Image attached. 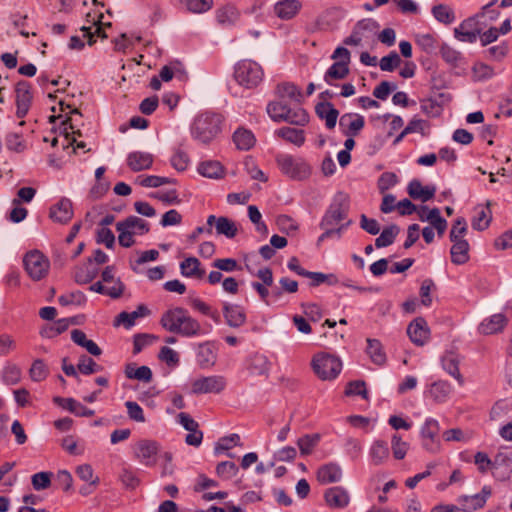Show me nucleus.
Here are the masks:
<instances>
[{
	"mask_svg": "<svg viewBox=\"0 0 512 512\" xmlns=\"http://www.w3.org/2000/svg\"><path fill=\"white\" fill-rule=\"evenodd\" d=\"M98 273L99 267L89 258L86 263L75 269L74 279L79 284H87L95 279Z\"/></svg>",
	"mask_w": 512,
	"mask_h": 512,
	"instance_id": "nucleus-30",
	"label": "nucleus"
},
{
	"mask_svg": "<svg viewBox=\"0 0 512 512\" xmlns=\"http://www.w3.org/2000/svg\"><path fill=\"white\" fill-rule=\"evenodd\" d=\"M391 449L395 459L402 460L409 449V444L402 440L401 436L394 434L391 439Z\"/></svg>",
	"mask_w": 512,
	"mask_h": 512,
	"instance_id": "nucleus-56",
	"label": "nucleus"
},
{
	"mask_svg": "<svg viewBox=\"0 0 512 512\" xmlns=\"http://www.w3.org/2000/svg\"><path fill=\"white\" fill-rule=\"evenodd\" d=\"M180 271L184 277L202 279L205 270L201 267L200 261L196 257H187L180 263Z\"/></svg>",
	"mask_w": 512,
	"mask_h": 512,
	"instance_id": "nucleus-32",
	"label": "nucleus"
},
{
	"mask_svg": "<svg viewBox=\"0 0 512 512\" xmlns=\"http://www.w3.org/2000/svg\"><path fill=\"white\" fill-rule=\"evenodd\" d=\"M217 360V353L211 343L200 344L197 351V363L203 369L213 367Z\"/></svg>",
	"mask_w": 512,
	"mask_h": 512,
	"instance_id": "nucleus-29",
	"label": "nucleus"
},
{
	"mask_svg": "<svg viewBox=\"0 0 512 512\" xmlns=\"http://www.w3.org/2000/svg\"><path fill=\"white\" fill-rule=\"evenodd\" d=\"M432 14L435 19L443 24H451L455 21L454 11L444 4L436 5L432 8Z\"/></svg>",
	"mask_w": 512,
	"mask_h": 512,
	"instance_id": "nucleus-48",
	"label": "nucleus"
},
{
	"mask_svg": "<svg viewBox=\"0 0 512 512\" xmlns=\"http://www.w3.org/2000/svg\"><path fill=\"white\" fill-rule=\"evenodd\" d=\"M190 306L199 311L200 313L211 317L215 322H219L220 316L217 311H213L212 308L199 298L190 299Z\"/></svg>",
	"mask_w": 512,
	"mask_h": 512,
	"instance_id": "nucleus-59",
	"label": "nucleus"
},
{
	"mask_svg": "<svg viewBox=\"0 0 512 512\" xmlns=\"http://www.w3.org/2000/svg\"><path fill=\"white\" fill-rule=\"evenodd\" d=\"M276 163L280 171L293 180H304L310 175V166L299 156L279 153Z\"/></svg>",
	"mask_w": 512,
	"mask_h": 512,
	"instance_id": "nucleus-6",
	"label": "nucleus"
},
{
	"mask_svg": "<svg viewBox=\"0 0 512 512\" xmlns=\"http://www.w3.org/2000/svg\"><path fill=\"white\" fill-rule=\"evenodd\" d=\"M401 63V58L397 52L392 51L387 56L381 58L379 67L382 71L392 72Z\"/></svg>",
	"mask_w": 512,
	"mask_h": 512,
	"instance_id": "nucleus-60",
	"label": "nucleus"
},
{
	"mask_svg": "<svg viewBox=\"0 0 512 512\" xmlns=\"http://www.w3.org/2000/svg\"><path fill=\"white\" fill-rule=\"evenodd\" d=\"M216 473L223 479H231L238 473V467L234 462L223 461L220 462L216 467Z\"/></svg>",
	"mask_w": 512,
	"mask_h": 512,
	"instance_id": "nucleus-62",
	"label": "nucleus"
},
{
	"mask_svg": "<svg viewBox=\"0 0 512 512\" xmlns=\"http://www.w3.org/2000/svg\"><path fill=\"white\" fill-rule=\"evenodd\" d=\"M399 215L417 214L418 220L428 222V224H447L446 220L441 217L438 208H429L426 205H415L409 199L398 201L396 210Z\"/></svg>",
	"mask_w": 512,
	"mask_h": 512,
	"instance_id": "nucleus-7",
	"label": "nucleus"
},
{
	"mask_svg": "<svg viewBox=\"0 0 512 512\" xmlns=\"http://www.w3.org/2000/svg\"><path fill=\"white\" fill-rule=\"evenodd\" d=\"M439 431L440 427L435 419H427L421 428L422 445L431 453L440 450Z\"/></svg>",
	"mask_w": 512,
	"mask_h": 512,
	"instance_id": "nucleus-13",
	"label": "nucleus"
},
{
	"mask_svg": "<svg viewBox=\"0 0 512 512\" xmlns=\"http://www.w3.org/2000/svg\"><path fill=\"white\" fill-rule=\"evenodd\" d=\"M223 117L219 113L205 111L198 114L191 125V136L202 144L210 143L221 132Z\"/></svg>",
	"mask_w": 512,
	"mask_h": 512,
	"instance_id": "nucleus-2",
	"label": "nucleus"
},
{
	"mask_svg": "<svg viewBox=\"0 0 512 512\" xmlns=\"http://www.w3.org/2000/svg\"><path fill=\"white\" fill-rule=\"evenodd\" d=\"M174 182V180L168 178V177H162V176H144L139 175L135 178L134 183L139 184L143 187H159L164 184H170Z\"/></svg>",
	"mask_w": 512,
	"mask_h": 512,
	"instance_id": "nucleus-49",
	"label": "nucleus"
},
{
	"mask_svg": "<svg viewBox=\"0 0 512 512\" xmlns=\"http://www.w3.org/2000/svg\"><path fill=\"white\" fill-rule=\"evenodd\" d=\"M349 209V197L343 192L337 193L324 216V224L344 221Z\"/></svg>",
	"mask_w": 512,
	"mask_h": 512,
	"instance_id": "nucleus-10",
	"label": "nucleus"
},
{
	"mask_svg": "<svg viewBox=\"0 0 512 512\" xmlns=\"http://www.w3.org/2000/svg\"><path fill=\"white\" fill-rule=\"evenodd\" d=\"M23 264L27 274L34 281L46 277L50 267L49 259L39 250L27 252L23 258Z\"/></svg>",
	"mask_w": 512,
	"mask_h": 512,
	"instance_id": "nucleus-8",
	"label": "nucleus"
},
{
	"mask_svg": "<svg viewBox=\"0 0 512 512\" xmlns=\"http://www.w3.org/2000/svg\"><path fill=\"white\" fill-rule=\"evenodd\" d=\"M87 17H88V22H91L92 26H89V27L83 26L81 28V31L83 33V38L87 39L89 45H92L95 42V39H94L95 35H97L98 37H103V38L106 37V35L103 33V28H102L103 14L101 12L98 14L94 13L93 15L91 13H88Z\"/></svg>",
	"mask_w": 512,
	"mask_h": 512,
	"instance_id": "nucleus-23",
	"label": "nucleus"
},
{
	"mask_svg": "<svg viewBox=\"0 0 512 512\" xmlns=\"http://www.w3.org/2000/svg\"><path fill=\"white\" fill-rule=\"evenodd\" d=\"M364 125V117L357 113H345L339 119V127L346 136H356Z\"/></svg>",
	"mask_w": 512,
	"mask_h": 512,
	"instance_id": "nucleus-17",
	"label": "nucleus"
},
{
	"mask_svg": "<svg viewBox=\"0 0 512 512\" xmlns=\"http://www.w3.org/2000/svg\"><path fill=\"white\" fill-rule=\"evenodd\" d=\"M313 372L322 381L334 380L342 370V361L339 357L320 352L313 356L311 360Z\"/></svg>",
	"mask_w": 512,
	"mask_h": 512,
	"instance_id": "nucleus-5",
	"label": "nucleus"
},
{
	"mask_svg": "<svg viewBox=\"0 0 512 512\" xmlns=\"http://www.w3.org/2000/svg\"><path fill=\"white\" fill-rule=\"evenodd\" d=\"M452 392V386L446 381H436L431 384L428 390V396L437 403L445 402Z\"/></svg>",
	"mask_w": 512,
	"mask_h": 512,
	"instance_id": "nucleus-35",
	"label": "nucleus"
},
{
	"mask_svg": "<svg viewBox=\"0 0 512 512\" xmlns=\"http://www.w3.org/2000/svg\"><path fill=\"white\" fill-rule=\"evenodd\" d=\"M342 478V469L336 463H328L319 467L317 471V480L322 484H329L340 481Z\"/></svg>",
	"mask_w": 512,
	"mask_h": 512,
	"instance_id": "nucleus-28",
	"label": "nucleus"
},
{
	"mask_svg": "<svg viewBox=\"0 0 512 512\" xmlns=\"http://www.w3.org/2000/svg\"><path fill=\"white\" fill-rule=\"evenodd\" d=\"M277 97L283 101L291 100L294 102H300L301 92L298 87L292 83H281L276 89Z\"/></svg>",
	"mask_w": 512,
	"mask_h": 512,
	"instance_id": "nucleus-38",
	"label": "nucleus"
},
{
	"mask_svg": "<svg viewBox=\"0 0 512 512\" xmlns=\"http://www.w3.org/2000/svg\"><path fill=\"white\" fill-rule=\"evenodd\" d=\"M414 41L424 53L433 55L439 50L441 42L435 33H416Z\"/></svg>",
	"mask_w": 512,
	"mask_h": 512,
	"instance_id": "nucleus-25",
	"label": "nucleus"
},
{
	"mask_svg": "<svg viewBox=\"0 0 512 512\" xmlns=\"http://www.w3.org/2000/svg\"><path fill=\"white\" fill-rule=\"evenodd\" d=\"M302 9L299 0H279L274 4V14L281 20L293 19Z\"/></svg>",
	"mask_w": 512,
	"mask_h": 512,
	"instance_id": "nucleus-20",
	"label": "nucleus"
},
{
	"mask_svg": "<svg viewBox=\"0 0 512 512\" xmlns=\"http://www.w3.org/2000/svg\"><path fill=\"white\" fill-rule=\"evenodd\" d=\"M233 141L239 150L247 151L255 144V137L250 130L239 128L233 134Z\"/></svg>",
	"mask_w": 512,
	"mask_h": 512,
	"instance_id": "nucleus-37",
	"label": "nucleus"
},
{
	"mask_svg": "<svg viewBox=\"0 0 512 512\" xmlns=\"http://www.w3.org/2000/svg\"><path fill=\"white\" fill-rule=\"evenodd\" d=\"M321 436L318 433L305 434L297 440V446L301 455H310L320 442Z\"/></svg>",
	"mask_w": 512,
	"mask_h": 512,
	"instance_id": "nucleus-42",
	"label": "nucleus"
},
{
	"mask_svg": "<svg viewBox=\"0 0 512 512\" xmlns=\"http://www.w3.org/2000/svg\"><path fill=\"white\" fill-rule=\"evenodd\" d=\"M49 370L42 359H36L29 370L30 378L34 382H41L47 378Z\"/></svg>",
	"mask_w": 512,
	"mask_h": 512,
	"instance_id": "nucleus-52",
	"label": "nucleus"
},
{
	"mask_svg": "<svg viewBox=\"0 0 512 512\" xmlns=\"http://www.w3.org/2000/svg\"><path fill=\"white\" fill-rule=\"evenodd\" d=\"M276 134L297 146H301L305 141L304 132L301 129L282 127L276 131Z\"/></svg>",
	"mask_w": 512,
	"mask_h": 512,
	"instance_id": "nucleus-44",
	"label": "nucleus"
},
{
	"mask_svg": "<svg viewBox=\"0 0 512 512\" xmlns=\"http://www.w3.org/2000/svg\"><path fill=\"white\" fill-rule=\"evenodd\" d=\"M159 449L157 441L142 439L135 443L134 455L145 466H153L156 464Z\"/></svg>",
	"mask_w": 512,
	"mask_h": 512,
	"instance_id": "nucleus-11",
	"label": "nucleus"
},
{
	"mask_svg": "<svg viewBox=\"0 0 512 512\" xmlns=\"http://www.w3.org/2000/svg\"><path fill=\"white\" fill-rule=\"evenodd\" d=\"M153 163V157L149 153L133 152L130 153V169L140 171L148 169Z\"/></svg>",
	"mask_w": 512,
	"mask_h": 512,
	"instance_id": "nucleus-43",
	"label": "nucleus"
},
{
	"mask_svg": "<svg viewBox=\"0 0 512 512\" xmlns=\"http://www.w3.org/2000/svg\"><path fill=\"white\" fill-rule=\"evenodd\" d=\"M54 402L76 416H93L94 411L82 405L73 398L55 397Z\"/></svg>",
	"mask_w": 512,
	"mask_h": 512,
	"instance_id": "nucleus-33",
	"label": "nucleus"
},
{
	"mask_svg": "<svg viewBox=\"0 0 512 512\" xmlns=\"http://www.w3.org/2000/svg\"><path fill=\"white\" fill-rule=\"evenodd\" d=\"M125 285L121 282H117L112 287H107L102 284V282L98 281L90 286V290L109 295L111 298H118L124 291Z\"/></svg>",
	"mask_w": 512,
	"mask_h": 512,
	"instance_id": "nucleus-46",
	"label": "nucleus"
},
{
	"mask_svg": "<svg viewBox=\"0 0 512 512\" xmlns=\"http://www.w3.org/2000/svg\"><path fill=\"white\" fill-rule=\"evenodd\" d=\"M349 67L343 63L334 62L325 72L324 81L328 85H336V81L345 79L349 74Z\"/></svg>",
	"mask_w": 512,
	"mask_h": 512,
	"instance_id": "nucleus-36",
	"label": "nucleus"
},
{
	"mask_svg": "<svg viewBox=\"0 0 512 512\" xmlns=\"http://www.w3.org/2000/svg\"><path fill=\"white\" fill-rule=\"evenodd\" d=\"M466 234V226H452L450 232V239L453 243L451 247V260L454 264H464L469 260V244L464 239Z\"/></svg>",
	"mask_w": 512,
	"mask_h": 512,
	"instance_id": "nucleus-9",
	"label": "nucleus"
},
{
	"mask_svg": "<svg viewBox=\"0 0 512 512\" xmlns=\"http://www.w3.org/2000/svg\"><path fill=\"white\" fill-rule=\"evenodd\" d=\"M508 319L502 313L494 314L484 319L479 327V333L483 335H492L501 332L507 325Z\"/></svg>",
	"mask_w": 512,
	"mask_h": 512,
	"instance_id": "nucleus-21",
	"label": "nucleus"
},
{
	"mask_svg": "<svg viewBox=\"0 0 512 512\" xmlns=\"http://www.w3.org/2000/svg\"><path fill=\"white\" fill-rule=\"evenodd\" d=\"M77 368L80 373L90 375L102 370V367L98 365L92 358L82 355L79 359Z\"/></svg>",
	"mask_w": 512,
	"mask_h": 512,
	"instance_id": "nucleus-58",
	"label": "nucleus"
},
{
	"mask_svg": "<svg viewBox=\"0 0 512 512\" xmlns=\"http://www.w3.org/2000/svg\"><path fill=\"white\" fill-rule=\"evenodd\" d=\"M493 75V68L485 63H476L472 68V76L475 81H485L492 78Z\"/></svg>",
	"mask_w": 512,
	"mask_h": 512,
	"instance_id": "nucleus-57",
	"label": "nucleus"
},
{
	"mask_svg": "<svg viewBox=\"0 0 512 512\" xmlns=\"http://www.w3.org/2000/svg\"><path fill=\"white\" fill-rule=\"evenodd\" d=\"M263 78V68L256 61L244 59L238 61L234 66V79L246 89L256 88Z\"/></svg>",
	"mask_w": 512,
	"mask_h": 512,
	"instance_id": "nucleus-4",
	"label": "nucleus"
},
{
	"mask_svg": "<svg viewBox=\"0 0 512 512\" xmlns=\"http://www.w3.org/2000/svg\"><path fill=\"white\" fill-rule=\"evenodd\" d=\"M50 219L54 222L66 224L73 217L72 202L68 198H62L51 206L49 212Z\"/></svg>",
	"mask_w": 512,
	"mask_h": 512,
	"instance_id": "nucleus-19",
	"label": "nucleus"
},
{
	"mask_svg": "<svg viewBox=\"0 0 512 512\" xmlns=\"http://www.w3.org/2000/svg\"><path fill=\"white\" fill-rule=\"evenodd\" d=\"M407 192L412 199L427 202L434 197L436 188L433 185L423 186L418 179H413L408 184Z\"/></svg>",
	"mask_w": 512,
	"mask_h": 512,
	"instance_id": "nucleus-24",
	"label": "nucleus"
},
{
	"mask_svg": "<svg viewBox=\"0 0 512 512\" xmlns=\"http://www.w3.org/2000/svg\"><path fill=\"white\" fill-rule=\"evenodd\" d=\"M101 207H94L86 214V221L90 224H112L115 219L112 214H103Z\"/></svg>",
	"mask_w": 512,
	"mask_h": 512,
	"instance_id": "nucleus-45",
	"label": "nucleus"
},
{
	"mask_svg": "<svg viewBox=\"0 0 512 512\" xmlns=\"http://www.w3.org/2000/svg\"><path fill=\"white\" fill-rule=\"evenodd\" d=\"M368 347L367 354L371 361L376 365H383L386 362V354L379 340L367 339Z\"/></svg>",
	"mask_w": 512,
	"mask_h": 512,
	"instance_id": "nucleus-41",
	"label": "nucleus"
},
{
	"mask_svg": "<svg viewBox=\"0 0 512 512\" xmlns=\"http://www.w3.org/2000/svg\"><path fill=\"white\" fill-rule=\"evenodd\" d=\"M440 55L442 59L453 66H456L458 62L461 60V53L455 48L451 47L447 43L442 42L439 48Z\"/></svg>",
	"mask_w": 512,
	"mask_h": 512,
	"instance_id": "nucleus-51",
	"label": "nucleus"
},
{
	"mask_svg": "<svg viewBox=\"0 0 512 512\" xmlns=\"http://www.w3.org/2000/svg\"><path fill=\"white\" fill-rule=\"evenodd\" d=\"M130 379H136L143 383H150L153 379V373L148 366H140L130 369Z\"/></svg>",
	"mask_w": 512,
	"mask_h": 512,
	"instance_id": "nucleus-64",
	"label": "nucleus"
},
{
	"mask_svg": "<svg viewBox=\"0 0 512 512\" xmlns=\"http://www.w3.org/2000/svg\"><path fill=\"white\" fill-rule=\"evenodd\" d=\"M410 340L417 346H423L430 338V329L424 318L414 319L407 328Z\"/></svg>",
	"mask_w": 512,
	"mask_h": 512,
	"instance_id": "nucleus-15",
	"label": "nucleus"
},
{
	"mask_svg": "<svg viewBox=\"0 0 512 512\" xmlns=\"http://www.w3.org/2000/svg\"><path fill=\"white\" fill-rule=\"evenodd\" d=\"M223 315L227 325L233 328L241 327L246 322V314L243 307L237 304L225 303Z\"/></svg>",
	"mask_w": 512,
	"mask_h": 512,
	"instance_id": "nucleus-22",
	"label": "nucleus"
},
{
	"mask_svg": "<svg viewBox=\"0 0 512 512\" xmlns=\"http://www.w3.org/2000/svg\"><path fill=\"white\" fill-rule=\"evenodd\" d=\"M454 37L461 42L475 43L480 35V25L477 17L463 20L453 30Z\"/></svg>",
	"mask_w": 512,
	"mask_h": 512,
	"instance_id": "nucleus-14",
	"label": "nucleus"
},
{
	"mask_svg": "<svg viewBox=\"0 0 512 512\" xmlns=\"http://www.w3.org/2000/svg\"><path fill=\"white\" fill-rule=\"evenodd\" d=\"M2 378L6 384L14 385L21 379V370L14 364L7 365L3 370Z\"/></svg>",
	"mask_w": 512,
	"mask_h": 512,
	"instance_id": "nucleus-63",
	"label": "nucleus"
},
{
	"mask_svg": "<svg viewBox=\"0 0 512 512\" xmlns=\"http://www.w3.org/2000/svg\"><path fill=\"white\" fill-rule=\"evenodd\" d=\"M266 110L269 117L275 122L285 121L297 126H304L309 121V116L303 108L291 107L286 101L279 98L269 102Z\"/></svg>",
	"mask_w": 512,
	"mask_h": 512,
	"instance_id": "nucleus-3",
	"label": "nucleus"
},
{
	"mask_svg": "<svg viewBox=\"0 0 512 512\" xmlns=\"http://www.w3.org/2000/svg\"><path fill=\"white\" fill-rule=\"evenodd\" d=\"M492 490L489 486H484L480 493L473 496L462 495L458 498V502L462 505L463 512H472L469 510H478L485 506L487 499L491 496Z\"/></svg>",
	"mask_w": 512,
	"mask_h": 512,
	"instance_id": "nucleus-16",
	"label": "nucleus"
},
{
	"mask_svg": "<svg viewBox=\"0 0 512 512\" xmlns=\"http://www.w3.org/2000/svg\"><path fill=\"white\" fill-rule=\"evenodd\" d=\"M315 112L317 116L325 121L328 129H334L339 116V111L333 106L332 103L323 101L316 105Z\"/></svg>",
	"mask_w": 512,
	"mask_h": 512,
	"instance_id": "nucleus-26",
	"label": "nucleus"
},
{
	"mask_svg": "<svg viewBox=\"0 0 512 512\" xmlns=\"http://www.w3.org/2000/svg\"><path fill=\"white\" fill-rule=\"evenodd\" d=\"M181 3L192 13L201 14L212 8L213 0H181Z\"/></svg>",
	"mask_w": 512,
	"mask_h": 512,
	"instance_id": "nucleus-54",
	"label": "nucleus"
},
{
	"mask_svg": "<svg viewBox=\"0 0 512 512\" xmlns=\"http://www.w3.org/2000/svg\"><path fill=\"white\" fill-rule=\"evenodd\" d=\"M326 503L333 508H343L349 503V495L342 487H333L325 492Z\"/></svg>",
	"mask_w": 512,
	"mask_h": 512,
	"instance_id": "nucleus-34",
	"label": "nucleus"
},
{
	"mask_svg": "<svg viewBox=\"0 0 512 512\" xmlns=\"http://www.w3.org/2000/svg\"><path fill=\"white\" fill-rule=\"evenodd\" d=\"M307 278L311 279L310 285L313 287L319 286L322 283H327L329 285H335L337 284L338 278L333 274H324L321 272H310L307 271L305 276Z\"/></svg>",
	"mask_w": 512,
	"mask_h": 512,
	"instance_id": "nucleus-53",
	"label": "nucleus"
},
{
	"mask_svg": "<svg viewBox=\"0 0 512 512\" xmlns=\"http://www.w3.org/2000/svg\"><path fill=\"white\" fill-rule=\"evenodd\" d=\"M398 234L397 226H388L381 231L380 236L375 240V246L377 248L387 247L394 242L396 235Z\"/></svg>",
	"mask_w": 512,
	"mask_h": 512,
	"instance_id": "nucleus-55",
	"label": "nucleus"
},
{
	"mask_svg": "<svg viewBox=\"0 0 512 512\" xmlns=\"http://www.w3.org/2000/svg\"><path fill=\"white\" fill-rule=\"evenodd\" d=\"M6 148L12 152L21 153L26 149L23 135L19 132H9L5 137Z\"/></svg>",
	"mask_w": 512,
	"mask_h": 512,
	"instance_id": "nucleus-47",
	"label": "nucleus"
},
{
	"mask_svg": "<svg viewBox=\"0 0 512 512\" xmlns=\"http://www.w3.org/2000/svg\"><path fill=\"white\" fill-rule=\"evenodd\" d=\"M240 16L239 10L233 4H225L216 10V19L219 24L225 27L236 24Z\"/></svg>",
	"mask_w": 512,
	"mask_h": 512,
	"instance_id": "nucleus-31",
	"label": "nucleus"
},
{
	"mask_svg": "<svg viewBox=\"0 0 512 512\" xmlns=\"http://www.w3.org/2000/svg\"><path fill=\"white\" fill-rule=\"evenodd\" d=\"M158 337L154 334L149 333H138L133 336V353L138 354L144 348L152 345Z\"/></svg>",
	"mask_w": 512,
	"mask_h": 512,
	"instance_id": "nucleus-50",
	"label": "nucleus"
},
{
	"mask_svg": "<svg viewBox=\"0 0 512 512\" xmlns=\"http://www.w3.org/2000/svg\"><path fill=\"white\" fill-rule=\"evenodd\" d=\"M51 472H38L31 477V483L36 491L44 490L51 485Z\"/></svg>",
	"mask_w": 512,
	"mask_h": 512,
	"instance_id": "nucleus-61",
	"label": "nucleus"
},
{
	"mask_svg": "<svg viewBox=\"0 0 512 512\" xmlns=\"http://www.w3.org/2000/svg\"><path fill=\"white\" fill-rule=\"evenodd\" d=\"M160 325L168 332L184 337H194L202 332L201 324L182 307L165 311L161 316Z\"/></svg>",
	"mask_w": 512,
	"mask_h": 512,
	"instance_id": "nucleus-1",
	"label": "nucleus"
},
{
	"mask_svg": "<svg viewBox=\"0 0 512 512\" xmlns=\"http://www.w3.org/2000/svg\"><path fill=\"white\" fill-rule=\"evenodd\" d=\"M197 171L204 177L218 179L223 175V167L218 161H204L198 165Z\"/></svg>",
	"mask_w": 512,
	"mask_h": 512,
	"instance_id": "nucleus-40",
	"label": "nucleus"
},
{
	"mask_svg": "<svg viewBox=\"0 0 512 512\" xmlns=\"http://www.w3.org/2000/svg\"><path fill=\"white\" fill-rule=\"evenodd\" d=\"M371 461L374 465H381L389 456V448L385 441H375L369 452Z\"/></svg>",
	"mask_w": 512,
	"mask_h": 512,
	"instance_id": "nucleus-39",
	"label": "nucleus"
},
{
	"mask_svg": "<svg viewBox=\"0 0 512 512\" xmlns=\"http://www.w3.org/2000/svg\"><path fill=\"white\" fill-rule=\"evenodd\" d=\"M15 94L17 106L16 114L19 118H23L27 114L32 100L29 83L26 81L18 82L15 88Z\"/></svg>",
	"mask_w": 512,
	"mask_h": 512,
	"instance_id": "nucleus-18",
	"label": "nucleus"
},
{
	"mask_svg": "<svg viewBox=\"0 0 512 512\" xmlns=\"http://www.w3.org/2000/svg\"><path fill=\"white\" fill-rule=\"evenodd\" d=\"M226 387V379L220 375L201 377L193 381L191 391L193 394L220 393Z\"/></svg>",
	"mask_w": 512,
	"mask_h": 512,
	"instance_id": "nucleus-12",
	"label": "nucleus"
},
{
	"mask_svg": "<svg viewBox=\"0 0 512 512\" xmlns=\"http://www.w3.org/2000/svg\"><path fill=\"white\" fill-rule=\"evenodd\" d=\"M441 362L443 369L454 379H456L459 385H463L464 378L459 370V355L452 351L446 352L443 355Z\"/></svg>",
	"mask_w": 512,
	"mask_h": 512,
	"instance_id": "nucleus-27",
	"label": "nucleus"
}]
</instances>
